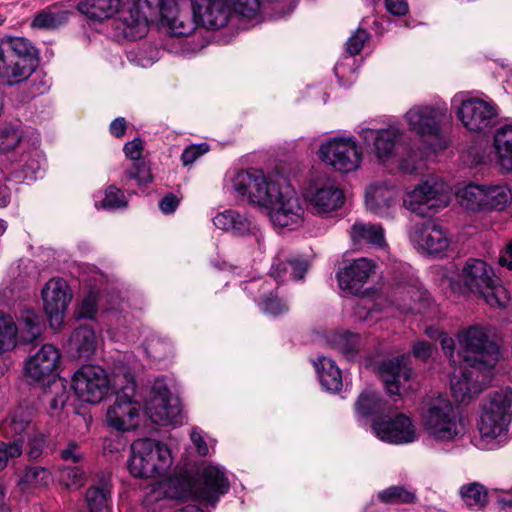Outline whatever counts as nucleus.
<instances>
[{"label": "nucleus", "mask_w": 512, "mask_h": 512, "mask_svg": "<svg viewBox=\"0 0 512 512\" xmlns=\"http://www.w3.org/2000/svg\"><path fill=\"white\" fill-rule=\"evenodd\" d=\"M193 17L179 8L177 0H161L162 25L172 36L192 34L198 24L207 29H219L226 25L230 8L227 0H191Z\"/></svg>", "instance_id": "nucleus-1"}, {"label": "nucleus", "mask_w": 512, "mask_h": 512, "mask_svg": "<svg viewBox=\"0 0 512 512\" xmlns=\"http://www.w3.org/2000/svg\"><path fill=\"white\" fill-rule=\"evenodd\" d=\"M512 422V388L502 387L492 392L483 404L478 423L476 446L492 450L507 440Z\"/></svg>", "instance_id": "nucleus-2"}, {"label": "nucleus", "mask_w": 512, "mask_h": 512, "mask_svg": "<svg viewBox=\"0 0 512 512\" xmlns=\"http://www.w3.org/2000/svg\"><path fill=\"white\" fill-rule=\"evenodd\" d=\"M458 342L463 354V362L479 370H491L500 359V349L496 342L495 330L490 326L473 325L458 333Z\"/></svg>", "instance_id": "nucleus-3"}, {"label": "nucleus", "mask_w": 512, "mask_h": 512, "mask_svg": "<svg viewBox=\"0 0 512 512\" xmlns=\"http://www.w3.org/2000/svg\"><path fill=\"white\" fill-rule=\"evenodd\" d=\"M36 49L22 37L0 41V78L14 85L26 80L36 69Z\"/></svg>", "instance_id": "nucleus-4"}, {"label": "nucleus", "mask_w": 512, "mask_h": 512, "mask_svg": "<svg viewBox=\"0 0 512 512\" xmlns=\"http://www.w3.org/2000/svg\"><path fill=\"white\" fill-rule=\"evenodd\" d=\"M464 286L483 297L492 307L504 308L510 297L507 289L499 283L493 269L483 260L469 259L461 272Z\"/></svg>", "instance_id": "nucleus-5"}, {"label": "nucleus", "mask_w": 512, "mask_h": 512, "mask_svg": "<svg viewBox=\"0 0 512 512\" xmlns=\"http://www.w3.org/2000/svg\"><path fill=\"white\" fill-rule=\"evenodd\" d=\"M421 420L424 429L436 440L451 441L463 432L458 411L442 396L425 403L421 411Z\"/></svg>", "instance_id": "nucleus-6"}, {"label": "nucleus", "mask_w": 512, "mask_h": 512, "mask_svg": "<svg viewBox=\"0 0 512 512\" xmlns=\"http://www.w3.org/2000/svg\"><path fill=\"white\" fill-rule=\"evenodd\" d=\"M128 465L130 473L135 477L162 476L172 465L171 451L159 441L139 439L131 445Z\"/></svg>", "instance_id": "nucleus-7"}, {"label": "nucleus", "mask_w": 512, "mask_h": 512, "mask_svg": "<svg viewBox=\"0 0 512 512\" xmlns=\"http://www.w3.org/2000/svg\"><path fill=\"white\" fill-rule=\"evenodd\" d=\"M446 112L447 108L444 105H417L404 115L409 129L427 142L433 153L448 146V141L441 131V121Z\"/></svg>", "instance_id": "nucleus-8"}, {"label": "nucleus", "mask_w": 512, "mask_h": 512, "mask_svg": "<svg viewBox=\"0 0 512 512\" xmlns=\"http://www.w3.org/2000/svg\"><path fill=\"white\" fill-rule=\"evenodd\" d=\"M458 203L471 211H503L512 202V191L505 183L468 184L459 189Z\"/></svg>", "instance_id": "nucleus-9"}, {"label": "nucleus", "mask_w": 512, "mask_h": 512, "mask_svg": "<svg viewBox=\"0 0 512 512\" xmlns=\"http://www.w3.org/2000/svg\"><path fill=\"white\" fill-rule=\"evenodd\" d=\"M261 210L274 226L296 229L304 222L305 210L297 193L288 185H276V192L269 196Z\"/></svg>", "instance_id": "nucleus-10"}, {"label": "nucleus", "mask_w": 512, "mask_h": 512, "mask_svg": "<svg viewBox=\"0 0 512 512\" xmlns=\"http://www.w3.org/2000/svg\"><path fill=\"white\" fill-rule=\"evenodd\" d=\"M451 103L462 125L472 132H483L490 128L498 116L494 102L473 97L469 92L455 94Z\"/></svg>", "instance_id": "nucleus-11"}, {"label": "nucleus", "mask_w": 512, "mask_h": 512, "mask_svg": "<svg viewBox=\"0 0 512 512\" xmlns=\"http://www.w3.org/2000/svg\"><path fill=\"white\" fill-rule=\"evenodd\" d=\"M278 183L268 179L260 170H242L231 173L226 179V188L237 197L246 198L260 209L268 203Z\"/></svg>", "instance_id": "nucleus-12"}, {"label": "nucleus", "mask_w": 512, "mask_h": 512, "mask_svg": "<svg viewBox=\"0 0 512 512\" xmlns=\"http://www.w3.org/2000/svg\"><path fill=\"white\" fill-rule=\"evenodd\" d=\"M450 202V186L442 179L431 176L406 193L404 206L418 214L426 215L428 210H438L448 206Z\"/></svg>", "instance_id": "nucleus-13"}, {"label": "nucleus", "mask_w": 512, "mask_h": 512, "mask_svg": "<svg viewBox=\"0 0 512 512\" xmlns=\"http://www.w3.org/2000/svg\"><path fill=\"white\" fill-rule=\"evenodd\" d=\"M145 411L151 421L157 425H177L182 423L181 405L171 396L162 380L154 382L145 403Z\"/></svg>", "instance_id": "nucleus-14"}, {"label": "nucleus", "mask_w": 512, "mask_h": 512, "mask_svg": "<svg viewBox=\"0 0 512 512\" xmlns=\"http://www.w3.org/2000/svg\"><path fill=\"white\" fill-rule=\"evenodd\" d=\"M18 331L23 341H35L43 331L40 317L31 310H25L20 316L19 327H17L10 316L0 311V352L10 351L16 346Z\"/></svg>", "instance_id": "nucleus-15"}, {"label": "nucleus", "mask_w": 512, "mask_h": 512, "mask_svg": "<svg viewBox=\"0 0 512 512\" xmlns=\"http://www.w3.org/2000/svg\"><path fill=\"white\" fill-rule=\"evenodd\" d=\"M111 386L106 371L100 366L84 365L74 373L72 388L77 397L90 404L101 402Z\"/></svg>", "instance_id": "nucleus-16"}, {"label": "nucleus", "mask_w": 512, "mask_h": 512, "mask_svg": "<svg viewBox=\"0 0 512 512\" xmlns=\"http://www.w3.org/2000/svg\"><path fill=\"white\" fill-rule=\"evenodd\" d=\"M319 158L335 170L348 173L355 171L361 163L362 154L351 138H334L323 143Z\"/></svg>", "instance_id": "nucleus-17"}, {"label": "nucleus", "mask_w": 512, "mask_h": 512, "mask_svg": "<svg viewBox=\"0 0 512 512\" xmlns=\"http://www.w3.org/2000/svg\"><path fill=\"white\" fill-rule=\"evenodd\" d=\"M134 388V382L129 378L127 385L117 392L115 402L107 410L109 426L119 431H128L137 426L140 405L133 400Z\"/></svg>", "instance_id": "nucleus-18"}, {"label": "nucleus", "mask_w": 512, "mask_h": 512, "mask_svg": "<svg viewBox=\"0 0 512 512\" xmlns=\"http://www.w3.org/2000/svg\"><path fill=\"white\" fill-rule=\"evenodd\" d=\"M311 211L317 215H328L340 209L345 201L343 191L332 180L317 182L305 193Z\"/></svg>", "instance_id": "nucleus-19"}, {"label": "nucleus", "mask_w": 512, "mask_h": 512, "mask_svg": "<svg viewBox=\"0 0 512 512\" xmlns=\"http://www.w3.org/2000/svg\"><path fill=\"white\" fill-rule=\"evenodd\" d=\"M42 298L50 326L56 329L62 324L65 310L71 301L66 281L60 278L49 280L42 289Z\"/></svg>", "instance_id": "nucleus-20"}, {"label": "nucleus", "mask_w": 512, "mask_h": 512, "mask_svg": "<svg viewBox=\"0 0 512 512\" xmlns=\"http://www.w3.org/2000/svg\"><path fill=\"white\" fill-rule=\"evenodd\" d=\"M372 428L379 439L391 444H408L417 439L415 425L404 413H398L389 420L374 421Z\"/></svg>", "instance_id": "nucleus-21"}, {"label": "nucleus", "mask_w": 512, "mask_h": 512, "mask_svg": "<svg viewBox=\"0 0 512 512\" xmlns=\"http://www.w3.org/2000/svg\"><path fill=\"white\" fill-rule=\"evenodd\" d=\"M377 264L374 260L361 257L349 262L337 273V279L341 290L352 295L362 293L364 285L376 271Z\"/></svg>", "instance_id": "nucleus-22"}, {"label": "nucleus", "mask_w": 512, "mask_h": 512, "mask_svg": "<svg viewBox=\"0 0 512 512\" xmlns=\"http://www.w3.org/2000/svg\"><path fill=\"white\" fill-rule=\"evenodd\" d=\"M409 360V356L400 355L381 363L380 377L390 395L400 396L401 391L411 389L410 385H406L413 375V371L408 365Z\"/></svg>", "instance_id": "nucleus-23"}, {"label": "nucleus", "mask_w": 512, "mask_h": 512, "mask_svg": "<svg viewBox=\"0 0 512 512\" xmlns=\"http://www.w3.org/2000/svg\"><path fill=\"white\" fill-rule=\"evenodd\" d=\"M484 370L469 367L467 364L456 368L451 375L450 386L453 397L458 402H464L473 395L483 390V385L488 382L485 375L479 380L480 373Z\"/></svg>", "instance_id": "nucleus-24"}, {"label": "nucleus", "mask_w": 512, "mask_h": 512, "mask_svg": "<svg viewBox=\"0 0 512 512\" xmlns=\"http://www.w3.org/2000/svg\"><path fill=\"white\" fill-rule=\"evenodd\" d=\"M60 353L51 344L43 345L35 354L31 355L25 364V376L33 382L48 380L56 370Z\"/></svg>", "instance_id": "nucleus-25"}, {"label": "nucleus", "mask_w": 512, "mask_h": 512, "mask_svg": "<svg viewBox=\"0 0 512 512\" xmlns=\"http://www.w3.org/2000/svg\"><path fill=\"white\" fill-rule=\"evenodd\" d=\"M365 147L371 148L380 161L388 160L395 148L397 140L402 136L398 127L389 126L386 129L362 128L359 131Z\"/></svg>", "instance_id": "nucleus-26"}, {"label": "nucleus", "mask_w": 512, "mask_h": 512, "mask_svg": "<svg viewBox=\"0 0 512 512\" xmlns=\"http://www.w3.org/2000/svg\"><path fill=\"white\" fill-rule=\"evenodd\" d=\"M411 241L428 254H441L450 245L445 230L432 222L415 226L410 234Z\"/></svg>", "instance_id": "nucleus-27"}, {"label": "nucleus", "mask_w": 512, "mask_h": 512, "mask_svg": "<svg viewBox=\"0 0 512 512\" xmlns=\"http://www.w3.org/2000/svg\"><path fill=\"white\" fill-rule=\"evenodd\" d=\"M396 201L397 191L393 186H388L385 183H373L366 188L365 207L375 215L388 216Z\"/></svg>", "instance_id": "nucleus-28"}, {"label": "nucleus", "mask_w": 512, "mask_h": 512, "mask_svg": "<svg viewBox=\"0 0 512 512\" xmlns=\"http://www.w3.org/2000/svg\"><path fill=\"white\" fill-rule=\"evenodd\" d=\"M213 223L215 227L224 231H230L236 235H245L251 232L255 236L259 248L262 246L264 240L262 233L246 215L236 210L228 209L218 213L213 218Z\"/></svg>", "instance_id": "nucleus-29"}, {"label": "nucleus", "mask_w": 512, "mask_h": 512, "mask_svg": "<svg viewBox=\"0 0 512 512\" xmlns=\"http://www.w3.org/2000/svg\"><path fill=\"white\" fill-rule=\"evenodd\" d=\"M201 480L202 487L199 496L213 505L218 500L219 496L227 493L230 488L229 480L225 472L216 465H208L205 467L201 475Z\"/></svg>", "instance_id": "nucleus-30"}, {"label": "nucleus", "mask_w": 512, "mask_h": 512, "mask_svg": "<svg viewBox=\"0 0 512 512\" xmlns=\"http://www.w3.org/2000/svg\"><path fill=\"white\" fill-rule=\"evenodd\" d=\"M397 305L406 313H426L431 305L430 294L427 290L415 286H407L398 292Z\"/></svg>", "instance_id": "nucleus-31"}, {"label": "nucleus", "mask_w": 512, "mask_h": 512, "mask_svg": "<svg viewBox=\"0 0 512 512\" xmlns=\"http://www.w3.org/2000/svg\"><path fill=\"white\" fill-rule=\"evenodd\" d=\"M97 338L95 332L89 326H80L76 328L69 339V352L74 357L89 358L97 348Z\"/></svg>", "instance_id": "nucleus-32"}, {"label": "nucleus", "mask_w": 512, "mask_h": 512, "mask_svg": "<svg viewBox=\"0 0 512 512\" xmlns=\"http://www.w3.org/2000/svg\"><path fill=\"white\" fill-rule=\"evenodd\" d=\"M314 366L324 389L330 392L341 390L343 385L341 371L332 359L319 357Z\"/></svg>", "instance_id": "nucleus-33"}, {"label": "nucleus", "mask_w": 512, "mask_h": 512, "mask_svg": "<svg viewBox=\"0 0 512 512\" xmlns=\"http://www.w3.org/2000/svg\"><path fill=\"white\" fill-rule=\"evenodd\" d=\"M350 236L354 244H371L376 247L385 245L384 230L381 225L355 222L350 230Z\"/></svg>", "instance_id": "nucleus-34"}, {"label": "nucleus", "mask_w": 512, "mask_h": 512, "mask_svg": "<svg viewBox=\"0 0 512 512\" xmlns=\"http://www.w3.org/2000/svg\"><path fill=\"white\" fill-rule=\"evenodd\" d=\"M125 37L137 40L144 37L149 30L147 16L141 11L139 4L134 5L123 18Z\"/></svg>", "instance_id": "nucleus-35"}, {"label": "nucleus", "mask_w": 512, "mask_h": 512, "mask_svg": "<svg viewBox=\"0 0 512 512\" xmlns=\"http://www.w3.org/2000/svg\"><path fill=\"white\" fill-rule=\"evenodd\" d=\"M120 0H83L78 4L81 13L98 21L112 17L119 9Z\"/></svg>", "instance_id": "nucleus-36"}, {"label": "nucleus", "mask_w": 512, "mask_h": 512, "mask_svg": "<svg viewBox=\"0 0 512 512\" xmlns=\"http://www.w3.org/2000/svg\"><path fill=\"white\" fill-rule=\"evenodd\" d=\"M497 161L504 170H512V126L499 128L494 135Z\"/></svg>", "instance_id": "nucleus-37"}, {"label": "nucleus", "mask_w": 512, "mask_h": 512, "mask_svg": "<svg viewBox=\"0 0 512 512\" xmlns=\"http://www.w3.org/2000/svg\"><path fill=\"white\" fill-rule=\"evenodd\" d=\"M32 411L28 407H17L6 421L4 430L7 436H18L32 429Z\"/></svg>", "instance_id": "nucleus-38"}, {"label": "nucleus", "mask_w": 512, "mask_h": 512, "mask_svg": "<svg viewBox=\"0 0 512 512\" xmlns=\"http://www.w3.org/2000/svg\"><path fill=\"white\" fill-rule=\"evenodd\" d=\"M49 384V389L44 391V400L49 403L50 414L54 416L67 403L69 393L62 379H54Z\"/></svg>", "instance_id": "nucleus-39"}, {"label": "nucleus", "mask_w": 512, "mask_h": 512, "mask_svg": "<svg viewBox=\"0 0 512 512\" xmlns=\"http://www.w3.org/2000/svg\"><path fill=\"white\" fill-rule=\"evenodd\" d=\"M378 500L384 504H413L417 501L415 490L402 485L390 486L377 495Z\"/></svg>", "instance_id": "nucleus-40"}, {"label": "nucleus", "mask_w": 512, "mask_h": 512, "mask_svg": "<svg viewBox=\"0 0 512 512\" xmlns=\"http://www.w3.org/2000/svg\"><path fill=\"white\" fill-rule=\"evenodd\" d=\"M459 495L467 507L474 509L484 507L488 500L486 488L478 482L462 485L459 489Z\"/></svg>", "instance_id": "nucleus-41"}, {"label": "nucleus", "mask_w": 512, "mask_h": 512, "mask_svg": "<svg viewBox=\"0 0 512 512\" xmlns=\"http://www.w3.org/2000/svg\"><path fill=\"white\" fill-rule=\"evenodd\" d=\"M331 346L348 360L352 359L359 347V335L351 332H338L329 339Z\"/></svg>", "instance_id": "nucleus-42"}, {"label": "nucleus", "mask_w": 512, "mask_h": 512, "mask_svg": "<svg viewBox=\"0 0 512 512\" xmlns=\"http://www.w3.org/2000/svg\"><path fill=\"white\" fill-rule=\"evenodd\" d=\"M53 480L51 472L40 466L28 468L22 478L19 480L18 485L22 490L30 487L47 486Z\"/></svg>", "instance_id": "nucleus-43"}, {"label": "nucleus", "mask_w": 512, "mask_h": 512, "mask_svg": "<svg viewBox=\"0 0 512 512\" xmlns=\"http://www.w3.org/2000/svg\"><path fill=\"white\" fill-rule=\"evenodd\" d=\"M111 490L107 484L92 487L86 493V501L90 512H108Z\"/></svg>", "instance_id": "nucleus-44"}, {"label": "nucleus", "mask_w": 512, "mask_h": 512, "mask_svg": "<svg viewBox=\"0 0 512 512\" xmlns=\"http://www.w3.org/2000/svg\"><path fill=\"white\" fill-rule=\"evenodd\" d=\"M356 411L363 417H369L383 411V402L376 392H363L357 402Z\"/></svg>", "instance_id": "nucleus-45"}, {"label": "nucleus", "mask_w": 512, "mask_h": 512, "mask_svg": "<svg viewBox=\"0 0 512 512\" xmlns=\"http://www.w3.org/2000/svg\"><path fill=\"white\" fill-rule=\"evenodd\" d=\"M66 18V12L48 9L38 13L35 16L32 25L37 28H56L61 25Z\"/></svg>", "instance_id": "nucleus-46"}, {"label": "nucleus", "mask_w": 512, "mask_h": 512, "mask_svg": "<svg viewBox=\"0 0 512 512\" xmlns=\"http://www.w3.org/2000/svg\"><path fill=\"white\" fill-rule=\"evenodd\" d=\"M160 488L166 498L182 499L188 494L190 485L187 480L175 477L167 479Z\"/></svg>", "instance_id": "nucleus-47"}, {"label": "nucleus", "mask_w": 512, "mask_h": 512, "mask_svg": "<svg viewBox=\"0 0 512 512\" xmlns=\"http://www.w3.org/2000/svg\"><path fill=\"white\" fill-rule=\"evenodd\" d=\"M22 141L21 131L13 125H7L0 129V151L9 152L14 150Z\"/></svg>", "instance_id": "nucleus-48"}, {"label": "nucleus", "mask_w": 512, "mask_h": 512, "mask_svg": "<svg viewBox=\"0 0 512 512\" xmlns=\"http://www.w3.org/2000/svg\"><path fill=\"white\" fill-rule=\"evenodd\" d=\"M23 442L20 439L12 442L0 441V471L7 467L11 459L17 458L22 454Z\"/></svg>", "instance_id": "nucleus-49"}, {"label": "nucleus", "mask_w": 512, "mask_h": 512, "mask_svg": "<svg viewBox=\"0 0 512 512\" xmlns=\"http://www.w3.org/2000/svg\"><path fill=\"white\" fill-rule=\"evenodd\" d=\"M59 478L67 488H79L85 481L84 472L79 467L62 468Z\"/></svg>", "instance_id": "nucleus-50"}, {"label": "nucleus", "mask_w": 512, "mask_h": 512, "mask_svg": "<svg viewBox=\"0 0 512 512\" xmlns=\"http://www.w3.org/2000/svg\"><path fill=\"white\" fill-rule=\"evenodd\" d=\"M126 206L127 201L122 191L113 185L107 187L105 197L101 202V207L105 209H118Z\"/></svg>", "instance_id": "nucleus-51"}, {"label": "nucleus", "mask_w": 512, "mask_h": 512, "mask_svg": "<svg viewBox=\"0 0 512 512\" xmlns=\"http://www.w3.org/2000/svg\"><path fill=\"white\" fill-rule=\"evenodd\" d=\"M130 179H134L139 185H144L152 181V175L149 166L144 160L133 162L127 170Z\"/></svg>", "instance_id": "nucleus-52"}, {"label": "nucleus", "mask_w": 512, "mask_h": 512, "mask_svg": "<svg viewBox=\"0 0 512 512\" xmlns=\"http://www.w3.org/2000/svg\"><path fill=\"white\" fill-rule=\"evenodd\" d=\"M260 305L266 314L272 316H278L288 310L286 304H284L277 296L273 295L265 297Z\"/></svg>", "instance_id": "nucleus-53"}, {"label": "nucleus", "mask_w": 512, "mask_h": 512, "mask_svg": "<svg viewBox=\"0 0 512 512\" xmlns=\"http://www.w3.org/2000/svg\"><path fill=\"white\" fill-rule=\"evenodd\" d=\"M146 351L155 359H162L171 352V345L160 338L151 339L146 346Z\"/></svg>", "instance_id": "nucleus-54"}, {"label": "nucleus", "mask_w": 512, "mask_h": 512, "mask_svg": "<svg viewBox=\"0 0 512 512\" xmlns=\"http://www.w3.org/2000/svg\"><path fill=\"white\" fill-rule=\"evenodd\" d=\"M97 312L96 297L93 294L88 295L83 299L79 308L76 311V317L78 319H91Z\"/></svg>", "instance_id": "nucleus-55"}, {"label": "nucleus", "mask_w": 512, "mask_h": 512, "mask_svg": "<svg viewBox=\"0 0 512 512\" xmlns=\"http://www.w3.org/2000/svg\"><path fill=\"white\" fill-rule=\"evenodd\" d=\"M209 150V146L206 143H201L198 145H191L187 147L181 156L182 162L184 165H189L194 163L200 156L207 153Z\"/></svg>", "instance_id": "nucleus-56"}, {"label": "nucleus", "mask_w": 512, "mask_h": 512, "mask_svg": "<svg viewBox=\"0 0 512 512\" xmlns=\"http://www.w3.org/2000/svg\"><path fill=\"white\" fill-rule=\"evenodd\" d=\"M235 10L244 17L250 18L259 10V0H232Z\"/></svg>", "instance_id": "nucleus-57"}, {"label": "nucleus", "mask_w": 512, "mask_h": 512, "mask_svg": "<svg viewBox=\"0 0 512 512\" xmlns=\"http://www.w3.org/2000/svg\"><path fill=\"white\" fill-rule=\"evenodd\" d=\"M368 34L365 30L358 29L347 41V51L351 55H357L363 48Z\"/></svg>", "instance_id": "nucleus-58"}, {"label": "nucleus", "mask_w": 512, "mask_h": 512, "mask_svg": "<svg viewBox=\"0 0 512 512\" xmlns=\"http://www.w3.org/2000/svg\"><path fill=\"white\" fill-rule=\"evenodd\" d=\"M24 162L23 178L33 179L36 173L41 169V164L38 159V154L35 152L33 155H25L21 160Z\"/></svg>", "instance_id": "nucleus-59"}, {"label": "nucleus", "mask_w": 512, "mask_h": 512, "mask_svg": "<svg viewBox=\"0 0 512 512\" xmlns=\"http://www.w3.org/2000/svg\"><path fill=\"white\" fill-rule=\"evenodd\" d=\"M61 459L78 463L83 459V452L75 441H70L65 448L60 451Z\"/></svg>", "instance_id": "nucleus-60"}, {"label": "nucleus", "mask_w": 512, "mask_h": 512, "mask_svg": "<svg viewBox=\"0 0 512 512\" xmlns=\"http://www.w3.org/2000/svg\"><path fill=\"white\" fill-rule=\"evenodd\" d=\"M45 446V436L43 434H35L29 439L27 455L34 460L39 458Z\"/></svg>", "instance_id": "nucleus-61"}, {"label": "nucleus", "mask_w": 512, "mask_h": 512, "mask_svg": "<svg viewBox=\"0 0 512 512\" xmlns=\"http://www.w3.org/2000/svg\"><path fill=\"white\" fill-rule=\"evenodd\" d=\"M124 153L125 155L134 160V162L142 160L141 155L143 151L142 141L140 139H133L130 142H127L124 145Z\"/></svg>", "instance_id": "nucleus-62"}, {"label": "nucleus", "mask_w": 512, "mask_h": 512, "mask_svg": "<svg viewBox=\"0 0 512 512\" xmlns=\"http://www.w3.org/2000/svg\"><path fill=\"white\" fill-rule=\"evenodd\" d=\"M288 265L290 267V278L294 280L302 279L308 270V264L304 260L289 259Z\"/></svg>", "instance_id": "nucleus-63"}, {"label": "nucleus", "mask_w": 512, "mask_h": 512, "mask_svg": "<svg viewBox=\"0 0 512 512\" xmlns=\"http://www.w3.org/2000/svg\"><path fill=\"white\" fill-rule=\"evenodd\" d=\"M433 350V345L425 341H417L412 348L413 355L423 361L431 357Z\"/></svg>", "instance_id": "nucleus-64"}]
</instances>
